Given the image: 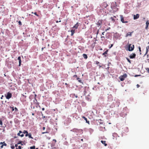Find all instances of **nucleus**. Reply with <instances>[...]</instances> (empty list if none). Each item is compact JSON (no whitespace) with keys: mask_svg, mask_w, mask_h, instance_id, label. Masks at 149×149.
Masks as SVG:
<instances>
[{"mask_svg":"<svg viewBox=\"0 0 149 149\" xmlns=\"http://www.w3.org/2000/svg\"><path fill=\"white\" fill-rule=\"evenodd\" d=\"M127 77V74L126 73H125L123 75L120 76L119 78L121 81H123L124 80L125 78H126Z\"/></svg>","mask_w":149,"mask_h":149,"instance_id":"1","label":"nucleus"},{"mask_svg":"<svg viewBox=\"0 0 149 149\" xmlns=\"http://www.w3.org/2000/svg\"><path fill=\"white\" fill-rule=\"evenodd\" d=\"M128 50L129 51H133L134 47V45H132L131 44H129L128 45Z\"/></svg>","mask_w":149,"mask_h":149,"instance_id":"2","label":"nucleus"},{"mask_svg":"<svg viewBox=\"0 0 149 149\" xmlns=\"http://www.w3.org/2000/svg\"><path fill=\"white\" fill-rule=\"evenodd\" d=\"M12 94L11 93H10V92H8L7 94V95L6 96V97L7 99H10L11 97H12Z\"/></svg>","mask_w":149,"mask_h":149,"instance_id":"3","label":"nucleus"},{"mask_svg":"<svg viewBox=\"0 0 149 149\" xmlns=\"http://www.w3.org/2000/svg\"><path fill=\"white\" fill-rule=\"evenodd\" d=\"M120 20L123 23H127L128 22L127 21H125L124 19V17L122 15H120Z\"/></svg>","mask_w":149,"mask_h":149,"instance_id":"4","label":"nucleus"},{"mask_svg":"<svg viewBox=\"0 0 149 149\" xmlns=\"http://www.w3.org/2000/svg\"><path fill=\"white\" fill-rule=\"evenodd\" d=\"M136 54L135 53H132L129 56L130 58L132 59L135 58Z\"/></svg>","mask_w":149,"mask_h":149,"instance_id":"5","label":"nucleus"},{"mask_svg":"<svg viewBox=\"0 0 149 149\" xmlns=\"http://www.w3.org/2000/svg\"><path fill=\"white\" fill-rule=\"evenodd\" d=\"M139 17V14H137L136 15H134V19H138Z\"/></svg>","mask_w":149,"mask_h":149,"instance_id":"6","label":"nucleus"},{"mask_svg":"<svg viewBox=\"0 0 149 149\" xmlns=\"http://www.w3.org/2000/svg\"><path fill=\"white\" fill-rule=\"evenodd\" d=\"M108 5L106 2H104L102 5V6L104 8H106L108 6Z\"/></svg>","mask_w":149,"mask_h":149,"instance_id":"7","label":"nucleus"},{"mask_svg":"<svg viewBox=\"0 0 149 149\" xmlns=\"http://www.w3.org/2000/svg\"><path fill=\"white\" fill-rule=\"evenodd\" d=\"M17 59L19 60V66H21V62H22L20 56H19L18 57Z\"/></svg>","mask_w":149,"mask_h":149,"instance_id":"8","label":"nucleus"},{"mask_svg":"<svg viewBox=\"0 0 149 149\" xmlns=\"http://www.w3.org/2000/svg\"><path fill=\"white\" fill-rule=\"evenodd\" d=\"M133 32H129L127 33L126 34V35L125 36V37H127L129 36H132V34L133 33Z\"/></svg>","mask_w":149,"mask_h":149,"instance_id":"9","label":"nucleus"},{"mask_svg":"<svg viewBox=\"0 0 149 149\" xmlns=\"http://www.w3.org/2000/svg\"><path fill=\"white\" fill-rule=\"evenodd\" d=\"M22 133V132L20 130L19 131V133H18L17 134V135L19 136H20L21 137H22L24 136V134H20Z\"/></svg>","mask_w":149,"mask_h":149,"instance_id":"10","label":"nucleus"},{"mask_svg":"<svg viewBox=\"0 0 149 149\" xmlns=\"http://www.w3.org/2000/svg\"><path fill=\"white\" fill-rule=\"evenodd\" d=\"M149 24V20H148L146 23V26L145 29L147 30L148 29V25Z\"/></svg>","mask_w":149,"mask_h":149,"instance_id":"11","label":"nucleus"},{"mask_svg":"<svg viewBox=\"0 0 149 149\" xmlns=\"http://www.w3.org/2000/svg\"><path fill=\"white\" fill-rule=\"evenodd\" d=\"M82 118H83L85 120H86V123H88L89 124H90V123H90L89 121L87 120V118H86L84 116H82Z\"/></svg>","mask_w":149,"mask_h":149,"instance_id":"12","label":"nucleus"},{"mask_svg":"<svg viewBox=\"0 0 149 149\" xmlns=\"http://www.w3.org/2000/svg\"><path fill=\"white\" fill-rule=\"evenodd\" d=\"M78 24V22H77L73 26V27H72V28H75V29H77L78 26H79V25H78V24Z\"/></svg>","mask_w":149,"mask_h":149,"instance_id":"13","label":"nucleus"},{"mask_svg":"<svg viewBox=\"0 0 149 149\" xmlns=\"http://www.w3.org/2000/svg\"><path fill=\"white\" fill-rule=\"evenodd\" d=\"M101 142L103 144H104L105 146H107V144L106 143L105 141H103L102 140H101Z\"/></svg>","mask_w":149,"mask_h":149,"instance_id":"14","label":"nucleus"},{"mask_svg":"<svg viewBox=\"0 0 149 149\" xmlns=\"http://www.w3.org/2000/svg\"><path fill=\"white\" fill-rule=\"evenodd\" d=\"M102 24V22L101 21H99L96 24L98 26H100Z\"/></svg>","mask_w":149,"mask_h":149,"instance_id":"15","label":"nucleus"},{"mask_svg":"<svg viewBox=\"0 0 149 149\" xmlns=\"http://www.w3.org/2000/svg\"><path fill=\"white\" fill-rule=\"evenodd\" d=\"M71 35L72 36L75 33V30H71Z\"/></svg>","mask_w":149,"mask_h":149,"instance_id":"16","label":"nucleus"},{"mask_svg":"<svg viewBox=\"0 0 149 149\" xmlns=\"http://www.w3.org/2000/svg\"><path fill=\"white\" fill-rule=\"evenodd\" d=\"M146 54H147L148 53V51L149 50V45L147 47H146Z\"/></svg>","mask_w":149,"mask_h":149,"instance_id":"17","label":"nucleus"},{"mask_svg":"<svg viewBox=\"0 0 149 149\" xmlns=\"http://www.w3.org/2000/svg\"><path fill=\"white\" fill-rule=\"evenodd\" d=\"M83 56L84 58L85 59H86L88 58L86 54H83Z\"/></svg>","mask_w":149,"mask_h":149,"instance_id":"18","label":"nucleus"},{"mask_svg":"<svg viewBox=\"0 0 149 149\" xmlns=\"http://www.w3.org/2000/svg\"><path fill=\"white\" fill-rule=\"evenodd\" d=\"M28 136L29 138L33 139V137L31 136V133H29Z\"/></svg>","mask_w":149,"mask_h":149,"instance_id":"19","label":"nucleus"},{"mask_svg":"<svg viewBox=\"0 0 149 149\" xmlns=\"http://www.w3.org/2000/svg\"><path fill=\"white\" fill-rule=\"evenodd\" d=\"M108 52V50H107L106 51H105L104 53H103L102 55H105V54H107V52Z\"/></svg>","mask_w":149,"mask_h":149,"instance_id":"20","label":"nucleus"},{"mask_svg":"<svg viewBox=\"0 0 149 149\" xmlns=\"http://www.w3.org/2000/svg\"><path fill=\"white\" fill-rule=\"evenodd\" d=\"M78 130L77 129H73L72 130H71L70 131H73V132H77Z\"/></svg>","mask_w":149,"mask_h":149,"instance_id":"21","label":"nucleus"},{"mask_svg":"<svg viewBox=\"0 0 149 149\" xmlns=\"http://www.w3.org/2000/svg\"><path fill=\"white\" fill-rule=\"evenodd\" d=\"M101 40L102 41H103L105 39V37L104 36H101Z\"/></svg>","mask_w":149,"mask_h":149,"instance_id":"22","label":"nucleus"},{"mask_svg":"<svg viewBox=\"0 0 149 149\" xmlns=\"http://www.w3.org/2000/svg\"><path fill=\"white\" fill-rule=\"evenodd\" d=\"M126 59L127 60V61L130 63H131V61L128 58H126Z\"/></svg>","mask_w":149,"mask_h":149,"instance_id":"23","label":"nucleus"},{"mask_svg":"<svg viewBox=\"0 0 149 149\" xmlns=\"http://www.w3.org/2000/svg\"><path fill=\"white\" fill-rule=\"evenodd\" d=\"M23 133L24 134H27L28 133V132L26 130H24L23 132Z\"/></svg>","mask_w":149,"mask_h":149,"instance_id":"24","label":"nucleus"},{"mask_svg":"<svg viewBox=\"0 0 149 149\" xmlns=\"http://www.w3.org/2000/svg\"><path fill=\"white\" fill-rule=\"evenodd\" d=\"M35 148V146L31 147L30 148L31 149H34Z\"/></svg>","mask_w":149,"mask_h":149,"instance_id":"25","label":"nucleus"},{"mask_svg":"<svg viewBox=\"0 0 149 149\" xmlns=\"http://www.w3.org/2000/svg\"><path fill=\"white\" fill-rule=\"evenodd\" d=\"M10 108H11L12 111H13L14 110V107H10Z\"/></svg>","mask_w":149,"mask_h":149,"instance_id":"26","label":"nucleus"},{"mask_svg":"<svg viewBox=\"0 0 149 149\" xmlns=\"http://www.w3.org/2000/svg\"><path fill=\"white\" fill-rule=\"evenodd\" d=\"M3 146H6L7 145V144L6 143H5V142L4 141L3 142Z\"/></svg>","mask_w":149,"mask_h":149,"instance_id":"27","label":"nucleus"},{"mask_svg":"<svg viewBox=\"0 0 149 149\" xmlns=\"http://www.w3.org/2000/svg\"><path fill=\"white\" fill-rule=\"evenodd\" d=\"M49 132L47 131H46L45 132H42V134H45V133H48Z\"/></svg>","mask_w":149,"mask_h":149,"instance_id":"28","label":"nucleus"},{"mask_svg":"<svg viewBox=\"0 0 149 149\" xmlns=\"http://www.w3.org/2000/svg\"><path fill=\"white\" fill-rule=\"evenodd\" d=\"M146 70H147V72L148 73H149V68H147L146 69Z\"/></svg>","mask_w":149,"mask_h":149,"instance_id":"29","label":"nucleus"},{"mask_svg":"<svg viewBox=\"0 0 149 149\" xmlns=\"http://www.w3.org/2000/svg\"><path fill=\"white\" fill-rule=\"evenodd\" d=\"M111 20L113 21H115V19H114L113 18V17H111Z\"/></svg>","mask_w":149,"mask_h":149,"instance_id":"30","label":"nucleus"},{"mask_svg":"<svg viewBox=\"0 0 149 149\" xmlns=\"http://www.w3.org/2000/svg\"><path fill=\"white\" fill-rule=\"evenodd\" d=\"M3 124V122L0 119V125H2Z\"/></svg>","mask_w":149,"mask_h":149,"instance_id":"31","label":"nucleus"},{"mask_svg":"<svg viewBox=\"0 0 149 149\" xmlns=\"http://www.w3.org/2000/svg\"><path fill=\"white\" fill-rule=\"evenodd\" d=\"M19 25H22V22L20 21H19L18 22Z\"/></svg>","mask_w":149,"mask_h":149,"instance_id":"32","label":"nucleus"},{"mask_svg":"<svg viewBox=\"0 0 149 149\" xmlns=\"http://www.w3.org/2000/svg\"><path fill=\"white\" fill-rule=\"evenodd\" d=\"M95 42H94L93 44L92 45V47H94L95 46Z\"/></svg>","mask_w":149,"mask_h":149,"instance_id":"33","label":"nucleus"},{"mask_svg":"<svg viewBox=\"0 0 149 149\" xmlns=\"http://www.w3.org/2000/svg\"><path fill=\"white\" fill-rule=\"evenodd\" d=\"M110 29V27H109L108 28H107V29H106L105 30V31H107L108 30H109V29Z\"/></svg>","mask_w":149,"mask_h":149,"instance_id":"34","label":"nucleus"},{"mask_svg":"<svg viewBox=\"0 0 149 149\" xmlns=\"http://www.w3.org/2000/svg\"><path fill=\"white\" fill-rule=\"evenodd\" d=\"M14 109H15V111H18V109L16 107H15V108H14Z\"/></svg>","mask_w":149,"mask_h":149,"instance_id":"35","label":"nucleus"},{"mask_svg":"<svg viewBox=\"0 0 149 149\" xmlns=\"http://www.w3.org/2000/svg\"><path fill=\"white\" fill-rule=\"evenodd\" d=\"M34 14L35 15H36V16H38L39 15H38L37 14V13L36 12H35L34 13Z\"/></svg>","mask_w":149,"mask_h":149,"instance_id":"36","label":"nucleus"},{"mask_svg":"<svg viewBox=\"0 0 149 149\" xmlns=\"http://www.w3.org/2000/svg\"><path fill=\"white\" fill-rule=\"evenodd\" d=\"M95 63H95L96 64H98L100 63L98 61H96Z\"/></svg>","mask_w":149,"mask_h":149,"instance_id":"37","label":"nucleus"},{"mask_svg":"<svg viewBox=\"0 0 149 149\" xmlns=\"http://www.w3.org/2000/svg\"><path fill=\"white\" fill-rule=\"evenodd\" d=\"M15 147L14 146H11V148L12 149H14L15 148Z\"/></svg>","mask_w":149,"mask_h":149,"instance_id":"38","label":"nucleus"},{"mask_svg":"<svg viewBox=\"0 0 149 149\" xmlns=\"http://www.w3.org/2000/svg\"><path fill=\"white\" fill-rule=\"evenodd\" d=\"M73 95H74V96H75V97H76V98H77V97H78V96H77V95H75V94H73Z\"/></svg>","mask_w":149,"mask_h":149,"instance_id":"39","label":"nucleus"},{"mask_svg":"<svg viewBox=\"0 0 149 149\" xmlns=\"http://www.w3.org/2000/svg\"><path fill=\"white\" fill-rule=\"evenodd\" d=\"M22 95L25 98H26V96L25 95H24L23 94H22Z\"/></svg>","mask_w":149,"mask_h":149,"instance_id":"40","label":"nucleus"},{"mask_svg":"<svg viewBox=\"0 0 149 149\" xmlns=\"http://www.w3.org/2000/svg\"><path fill=\"white\" fill-rule=\"evenodd\" d=\"M18 148L19 149H22V147H21L20 146H18Z\"/></svg>","mask_w":149,"mask_h":149,"instance_id":"41","label":"nucleus"},{"mask_svg":"<svg viewBox=\"0 0 149 149\" xmlns=\"http://www.w3.org/2000/svg\"><path fill=\"white\" fill-rule=\"evenodd\" d=\"M113 46V44H112L111 45L110 47H109V48H111Z\"/></svg>","mask_w":149,"mask_h":149,"instance_id":"42","label":"nucleus"},{"mask_svg":"<svg viewBox=\"0 0 149 149\" xmlns=\"http://www.w3.org/2000/svg\"><path fill=\"white\" fill-rule=\"evenodd\" d=\"M29 134H28V133L27 134H26L25 135V136H28Z\"/></svg>","mask_w":149,"mask_h":149,"instance_id":"43","label":"nucleus"},{"mask_svg":"<svg viewBox=\"0 0 149 149\" xmlns=\"http://www.w3.org/2000/svg\"><path fill=\"white\" fill-rule=\"evenodd\" d=\"M78 81L79 82H80V83H82L81 81V80H78Z\"/></svg>","mask_w":149,"mask_h":149,"instance_id":"44","label":"nucleus"},{"mask_svg":"<svg viewBox=\"0 0 149 149\" xmlns=\"http://www.w3.org/2000/svg\"><path fill=\"white\" fill-rule=\"evenodd\" d=\"M45 48V47H42V51L44 49V48Z\"/></svg>","mask_w":149,"mask_h":149,"instance_id":"45","label":"nucleus"},{"mask_svg":"<svg viewBox=\"0 0 149 149\" xmlns=\"http://www.w3.org/2000/svg\"><path fill=\"white\" fill-rule=\"evenodd\" d=\"M3 142H1L0 143V144L3 145Z\"/></svg>","mask_w":149,"mask_h":149,"instance_id":"46","label":"nucleus"},{"mask_svg":"<svg viewBox=\"0 0 149 149\" xmlns=\"http://www.w3.org/2000/svg\"><path fill=\"white\" fill-rule=\"evenodd\" d=\"M17 146H18V144H15V147H17Z\"/></svg>","mask_w":149,"mask_h":149,"instance_id":"47","label":"nucleus"},{"mask_svg":"<svg viewBox=\"0 0 149 149\" xmlns=\"http://www.w3.org/2000/svg\"><path fill=\"white\" fill-rule=\"evenodd\" d=\"M99 30H98V31H97V35L99 33Z\"/></svg>","mask_w":149,"mask_h":149,"instance_id":"48","label":"nucleus"},{"mask_svg":"<svg viewBox=\"0 0 149 149\" xmlns=\"http://www.w3.org/2000/svg\"><path fill=\"white\" fill-rule=\"evenodd\" d=\"M45 129V127H43L42 128V129L43 130H44Z\"/></svg>","mask_w":149,"mask_h":149,"instance_id":"49","label":"nucleus"},{"mask_svg":"<svg viewBox=\"0 0 149 149\" xmlns=\"http://www.w3.org/2000/svg\"><path fill=\"white\" fill-rule=\"evenodd\" d=\"M3 95H2L1 97V99H3Z\"/></svg>","mask_w":149,"mask_h":149,"instance_id":"50","label":"nucleus"},{"mask_svg":"<svg viewBox=\"0 0 149 149\" xmlns=\"http://www.w3.org/2000/svg\"><path fill=\"white\" fill-rule=\"evenodd\" d=\"M139 84H137V88H139Z\"/></svg>","mask_w":149,"mask_h":149,"instance_id":"51","label":"nucleus"},{"mask_svg":"<svg viewBox=\"0 0 149 149\" xmlns=\"http://www.w3.org/2000/svg\"><path fill=\"white\" fill-rule=\"evenodd\" d=\"M45 108H42V111H44L45 110Z\"/></svg>","mask_w":149,"mask_h":149,"instance_id":"52","label":"nucleus"},{"mask_svg":"<svg viewBox=\"0 0 149 149\" xmlns=\"http://www.w3.org/2000/svg\"><path fill=\"white\" fill-rule=\"evenodd\" d=\"M3 145H2L1 146V148H3Z\"/></svg>","mask_w":149,"mask_h":149,"instance_id":"53","label":"nucleus"},{"mask_svg":"<svg viewBox=\"0 0 149 149\" xmlns=\"http://www.w3.org/2000/svg\"><path fill=\"white\" fill-rule=\"evenodd\" d=\"M105 32H102V35H104V33Z\"/></svg>","mask_w":149,"mask_h":149,"instance_id":"54","label":"nucleus"},{"mask_svg":"<svg viewBox=\"0 0 149 149\" xmlns=\"http://www.w3.org/2000/svg\"><path fill=\"white\" fill-rule=\"evenodd\" d=\"M74 77H77V76L76 75H74Z\"/></svg>","mask_w":149,"mask_h":149,"instance_id":"55","label":"nucleus"},{"mask_svg":"<svg viewBox=\"0 0 149 149\" xmlns=\"http://www.w3.org/2000/svg\"><path fill=\"white\" fill-rule=\"evenodd\" d=\"M53 141H54L55 142H56V140H55V139H53Z\"/></svg>","mask_w":149,"mask_h":149,"instance_id":"56","label":"nucleus"},{"mask_svg":"<svg viewBox=\"0 0 149 149\" xmlns=\"http://www.w3.org/2000/svg\"><path fill=\"white\" fill-rule=\"evenodd\" d=\"M79 79H80V78H78H78H77V80H79Z\"/></svg>","mask_w":149,"mask_h":149,"instance_id":"57","label":"nucleus"},{"mask_svg":"<svg viewBox=\"0 0 149 149\" xmlns=\"http://www.w3.org/2000/svg\"><path fill=\"white\" fill-rule=\"evenodd\" d=\"M32 115L33 116H34V113H32Z\"/></svg>","mask_w":149,"mask_h":149,"instance_id":"58","label":"nucleus"},{"mask_svg":"<svg viewBox=\"0 0 149 149\" xmlns=\"http://www.w3.org/2000/svg\"><path fill=\"white\" fill-rule=\"evenodd\" d=\"M21 142H19L18 143V144H19L21 143Z\"/></svg>","mask_w":149,"mask_h":149,"instance_id":"59","label":"nucleus"},{"mask_svg":"<svg viewBox=\"0 0 149 149\" xmlns=\"http://www.w3.org/2000/svg\"><path fill=\"white\" fill-rule=\"evenodd\" d=\"M36 104L37 105H39V103H37Z\"/></svg>","mask_w":149,"mask_h":149,"instance_id":"60","label":"nucleus"},{"mask_svg":"<svg viewBox=\"0 0 149 149\" xmlns=\"http://www.w3.org/2000/svg\"><path fill=\"white\" fill-rule=\"evenodd\" d=\"M45 118V116H42V118Z\"/></svg>","mask_w":149,"mask_h":149,"instance_id":"61","label":"nucleus"},{"mask_svg":"<svg viewBox=\"0 0 149 149\" xmlns=\"http://www.w3.org/2000/svg\"><path fill=\"white\" fill-rule=\"evenodd\" d=\"M139 50L141 51V48L140 47H139Z\"/></svg>","mask_w":149,"mask_h":149,"instance_id":"62","label":"nucleus"},{"mask_svg":"<svg viewBox=\"0 0 149 149\" xmlns=\"http://www.w3.org/2000/svg\"><path fill=\"white\" fill-rule=\"evenodd\" d=\"M58 22H58V21H56V23H58Z\"/></svg>","mask_w":149,"mask_h":149,"instance_id":"63","label":"nucleus"},{"mask_svg":"<svg viewBox=\"0 0 149 149\" xmlns=\"http://www.w3.org/2000/svg\"><path fill=\"white\" fill-rule=\"evenodd\" d=\"M149 63V59H147Z\"/></svg>","mask_w":149,"mask_h":149,"instance_id":"64","label":"nucleus"}]
</instances>
